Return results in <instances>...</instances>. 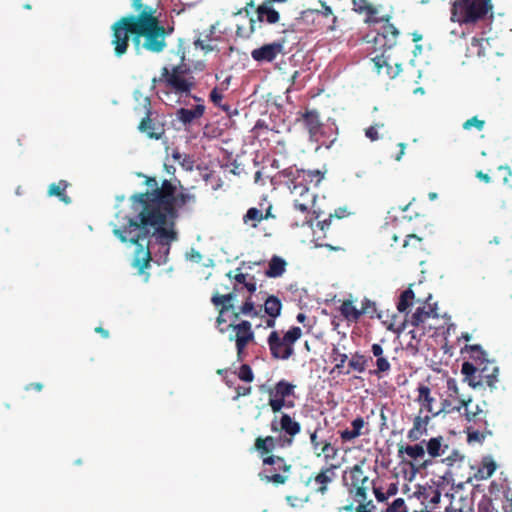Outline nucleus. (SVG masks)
Instances as JSON below:
<instances>
[{
	"label": "nucleus",
	"instance_id": "f257e3e1",
	"mask_svg": "<svg viewBox=\"0 0 512 512\" xmlns=\"http://www.w3.org/2000/svg\"><path fill=\"white\" fill-rule=\"evenodd\" d=\"M176 190V186L165 179L155 192L132 195L131 207L137 216L123 217L125 222L122 227L113 229V234L122 243L135 245L131 265L140 275L150 267L153 244L158 246L155 257L159 259L156 262L160 265L168 261L171 244L178 240L174 223L178 216L177 208L195 201L193 194H176Z\"/></svg>",
	"mask_w": 512,
	"mask_h": 512
},
{
	"label": "nucleus",
	"instance_id": "f03ea898",
	"mask_svg": "<svg viewBox=\"0 0 512 512\" xmlns=\"http://www.w3.org/2000/svg\"><path fill=\"white\" fill-rule=\"evenodd\" d=\"M131 6L138 14L123 16L111 26L115 55L122 57L127 53L130 38L136 51L163 52L173 28L165 27L157 15V8L145 5L142 0H131Z\"/></svg>",
	"mask_w": 512,
	"mask_h": 512
},
{
	"label": "nucleus",
	"instance_id": "7ed1b4c3",
	"mask_svg": "<svg viewBox=\"0 0 512 512\" xmlns=\"http://www.w3.org/2000/svg\"><path fill=\"white\" fill-rule=\"evenodd\" d=\"M492 0H453L450 20L459 25L475 26L493 17Z\"/></svg>",
	"mask_w": 512,
	"mask_h": 512
},
{
	"label": "nucleus",
	"instance_id": "20e7f679",
	"mask_svg": "<svg viewBox=\"0 0 512 512\" xmlns=\"http://www.w3.org/2000/svg\"><path fill=\"white\" fill-rule=\"evenodd\" d=\"M134 113L139 118L138 131L150 140H162L166 134V121L152 108L148 96H140L139 104L134 107Z\"/></svg>",
	"mask_w": 512,
	"mask_h": 512
},
{
	"label": "nucleus",
	"instance_id": "39448f33",
	"mask_svg": "<svg viewBox=\"0 0 512 512\" xmlns=\"http://www.w3.org/2000/svg\"><path fill=\"white\" fill-rule=\"evenodd\" d=\"M158 81L163 83L167 89L180 96H189L196 85L194 76L185 65H176L171 69L164 66L161 69Z\"/></svg>",
	"mask_w": 512,
	"mask_h": 512
},
{
	"label": "nucleus",
	"instance_id": "423d86ee",
	"mask_svg": "<svg viewBox=\"0 0 512 512\" xmlns=\"http://www.w3.org/2000/svg\"><path fill=\"white\" fill-rule=\"evenodd\" d=\"M302 329L298 326H292L283 334L273 330L268 338L270 354L276 360H288L294 354V344L302 337Z\"/></svg>",
	"mask_w": 512,
	"mask_h": 512
},
{
	"label": "nucleus",
	"instance_id": "0eeeda50",
	"mask_svg": "<svg viewBox=\"0 0 512 512\" xmlns=\"http://www.w3.org/2000/svg\"><path fill=\"white\" fill-rule=\"evenodd\" d=\"M262 465L263 468L258 473L259 479L275 486L284 485L292 469V465L284 457L277 455L263 457Z\"/></svg>",
	"mask_w": 512,
	"mask_h": 512
},
{
	"label": "nucleus",
	"instance_id": "6e6552de",
	"mask_svg": "<svg viewBox=\"0 0 512 512\" xmlns=\"http://www.w3.org/2000/svg\"><path fill=\"white\" fill-rule=\"evenodd\" d=\"M424 442L398 445V458L402 464L408 465L414 474L427 469L433 463L431 459H424L426 453Z\"/></svg>",
	"mask_w": 512,
	"mask_h": 512
},
{
	"label": "nucleus",
	"instance_id": "1a4fd4ad",
	"mask_svg": "<svg viewBox=\"0 0 512 512\" xmlns=\"http://www.w3.org/2000/svg\"><path fill=\"white\" fill-rule=\"evenodd\" d=\"M344 484L354 500H366L372 481L365 474L362 465L355 464L347 471Z\"/></svg>",
	"mask_w": 512,
	"mask_h": 512
},
{
	"label": "nucleus",
	"instance_id": "9d476101",
	"mask_svg": "<svg viewBox=\"0 0 512 512\" xmlns=\"http://www.w3.org/2000/svg\"><path fill=\"white\" fill-rule=\"evenodd\" d=\"M270 430L273 433H284L279 437V447L287 448L292 446L295 436L301 432V424L287 413H281L280 416L275 414L270 423Z\"/></svg>",
	"mask_w": 512,
	"mask_h": 512
},
{
	"label": "nucleus",
	"instance_id": "9b49d317",
	"mask_svg": "<svg viewBox=\"0 0 512 512\" xmlns=\"http://www.w3.org/2000/svg\"><path fill=\"white\" fill-rule=\"evenodd\" d=\"M340 467V464H329L323 466L317 473L312 474L308 477L305 482L306 486L311 485L312 490L316 494L325 495L329 490V486L334 482L337 478V469Z\"/></svg>",
	"mask_w": 512,
	"mask_h": 512
},
{
	"label": "nucleus",
	"instance_id": "f8f14e48",
	"mask_svg": "<svg viewBox=\"0 0 512 512\" xmlns=\"http://www.w3.org/2000/svg\"><path fill=\"white\" fill-rule=\"evenodd\" d=\"M228 328H232L236 332L235 337L231 336L230 340H235L237 359L242 361L247 345L254 340V332L251 323L247 320H243L239 323H230Z\"/></svg>",
	"mask_w": 512,
	"mask_h": 512
},
{
	"label": "nucleus",
	"instance_id": "ddd939ff",
	"mask_svg": "<svg viewBox=\"0 0 512 512\" xmlns=\"http://www.w3.org/2000/svg\"><path fill=\"white\" fill-rule=\"evenodd\" d=\"M286 40L284 38L262 45L251 51V57L258 63H271L278 55L284 54V46Z\"/></svg>",
	"mask_w": 512,
	"mask_h": 512
},
{
	"label": "nucleus",
	"instance_id": "4468645a",
	"mask_svg": "<svg viewBox=\"0 0 512 512\" xmlns=\"http://www.w3.org/2000/svg\"><path fill=\"white\" fill-rule=\"evenodd\" d=\"M320 427H317L314 431L309 432L310 443L312 447V451L316 457L323 456V459L326 463L334 460L339 453V448L334 446L331 442L327 440H319L318 431Z\"/></svg>",
	"mask_w": 512,
	"mask_h": 512
},
{
	"label": "nucleus",
	"instance_id": "2eb2a0df",
	"mask_svg": "<svg viewBox=\"0 0 512 512\" xmlns=\"http://www.w3.org/2000/svg\"><path fill=\"white\" fill-rule=\"evenodd\" d=\"M235 298L234 292L227 293L225 295H220L218 292H215L211 298L212 303L219 307V315L216 319L217 327L220 333H225L228 326L222 327L224 323H226V319L224 318V314L234 308L232 301Z\"/></svg>",
	"mask_w": 512,
	"mask_h": 512
},
{
	"label": "nucleus",
	"instance_id": "dca6fc26",
	"mask_svg": "<svg viewBox=\"0 0 512 512\" xmlns=\"http://www.w3.org/2000/svg\"><path fill=\"white\" fill-rule=\"evenodd\" d=\"M371 352L374 357H376L375 366L376 368L374 370H370L369 374L376 376L377 378H383L385 375H387L391 370V364L388 361V358L384 356V350L383 347L378 344L374 343L371 346Z\"/></svg>",
	"mask_w": 512,
	"mask_h": 512
},
{
	"label": "nucleus",
	"instance_id": "f3484780",
	"mask_svg": "<svg viewBox=\"0 0 512 512\" xmlns=\"http://www.w3.org/2000/svg\"><path fill=\"white\" fill-rule=\"evenodd\" d=\"M431 296L427 298L426 305L418 307L411 315L409 322L411 325L418 327L424 324L429 318H438L437 303H430Z\"/></svg>",
	"mask_w": 512,
	"mask_h": 512
},
{
	"label": "nucleus",
	"instance_id": "a211bd4d",
	"mask_svg": "<svg viewBox=\"0 0 512 512\" xmlns=\"http://www.w3.org/2000/svg\"><path fill=\"white\" fill-rule=\"evenodd\" d=\"M417 398L416 402L420 405L419 413H422L424 410L427 411V415L432 417H437V409L434 408V403L436 399L431 395V389L424 384H420L417 387Z\"/></svg>",
	"mask_w": 512,
	"mask_h": 512
},
{
	"label": "nucleus",
	"instance_id": "6ab92c4d",
	"mask_svg": "<svg viewBox=\"0 0 512 512\" xmlns=\"http://www.w3.org/2000/svg\"><path fill=\"white\" fill-rule=\"evenodd\" d=\"M351 427L352 429L339 431L340 439L343 443L350 442L361 435L369 433L368 423L361 416L352 420Z\"/></svg>",
	"mask_w": 512,
	"mask_h": 512
},
{
	"label": "nucleus",
	"instance_id": "aec40b11",
	"mask_svg": "<svg viewBox=\"0 0 512 512\" xmlns=\"http://www.w3.org/2000/svg\"><path fill=\"white\" fill-rule=\"evenodd\" d=\"M433 417L430 415H422L418 413L413 419V426L407 433V438L411 442L418 441L423 435L428 432V425Z\"/></svg>",
	"mask_w": 512,
	"mask_h": 512
},
{
	"label": "nucleus",
	"instance_id": "412c9836",
	"mask_svg": "<svg viewBox=\"0 0 512 512\" xmlns=\"http://www.w3.org/2000/svg\"><path fill=\"white\" fill-rule=\"evenodd\" d=\"M377 19L378 23L384 22V25L381 28V32L378 33V36L385 40L384 47L391 49L397 43L399 30L393 24L389 23L391 19L390 15H385Z\"/></svg>",
	"mask_w": 512,
	"mask_h": 512
},
{
	"label": "nucleus",
	"instance_id": "4be33fe9",
	"mask_svg": "<svg viewBox=\"0 0 512 512\" xmlns=\"http://www.w3.org/2000/svg\"><path fill=\"white\" fill-rule=\"evenodd\" d=\"M261 391H265L268 393V405L270 406L272 412L274 414H278L282 411L283 408H293L294 401L287 400L280 393H275V390L272 387L265 388V385L260 387Z\"/></svg>",
	"mask_w": 512,
	"mask_h": 512
},
{
	"label": "nucleus",
	"instance_id": "5701e85b",
	"mask_svg": "<svg viewBox=\"0 0 512 512\" xmlns=\"http://www.w3.org/2000/svg\"><path fill=\"white\" fill-rule=\"evenodd\" d=\"M371 61L373 62L374 70L377 74H383L390 79L395 78L401 71V64L396 63L395 66L390 65L384 53L375 56Z\"/></svg>",
	"mask_w": 512,
	"mask_h": 512
},
{
	"label": "nucleus",
	"instance_id": "b1692460",
	"mask_svg": "<svg viewBox=\"0 0 512 512\" xmlns=\"http://www.w3.org/2000/svg\"><path fill=\"white\" fill-rule=\"evenodd\" d=\"M300 120L303 122L304 127L307 129L310 138H316L322 127L319 112L314 109H307L304 113L301 114Z\"/></svg>",
	"mask_w": 512,
	"mask_h": 512
},
{
	"label": "nucleus",
	"instance_id": "393cba45",
	"mask_svg": "<svg viewBox=\"0 0 512 512\" xmlns=\"http://www.w3.org/2000/svg\"><path fill=\"white\" fill-rule=\"evenodd\" d=\"M206 107L204 104H197L191 109L179 108L176 111V118L183 125H191L193 122L203 117Z\"/></svg>",
	"mask_w": 512,
	"mask_h": 512
},
{
	"label": "nucleus",
	"instance_id": "a878e982",
	"mask_svg": "<svg viewBox=\"0 0 512 512\" xmlns=\"http://www.w3.org/2000/svg\"><path fill=\"white\" fill-rule=\"evenodd\" d=\"M277 446H279V437L275 438L271 435H268L265 437H257L255 439L253 448L263 459V457L273 455L272 452L275 450Z\"/></svg>",
	"mask_w": 512,
	"mask_h": 512
},
{
	"label": "nucleus",
	"instance_id": "bb28decb",
	"mask_svg": "<svg viewBox=\"0 0 512 512\" xmlns=\"http://www.w3.org/2000/svg\"><path fill=\"white\" fill-rule=\"evenodd\" d=\"M270 1H264L256 8L257 20L261 23L276 24L280 20V14L272 6Z\"/></svg>",
	"mask_w": 512,
	"mask_h": 512
},
{
	"label": "nucleus",
	"instance_id": "cd10ccee",
	"mask_svg": "<svg viewBox=\"0 0 512 512\" xmlns=\"http://www.w3.org/2000/svg\"><path fill=\"white\" fill-rule=\"evenodd\" d=\"M293 174V183L305 182L309 187L310 184L318 186L322 181L324 174L320 170H304L297 169Z\"/></svg>",
	"mask_w": 512,
	"mask_h": 512
},
{
	"label": "nucleus",
	"instance_id": "c85d7f7f",
	"mask_svg": "<svg viewBox=\"0 0 512 512\" xmlns=\"http://www.w3.org/2000/svg\"><path fill=\"white\" fill-rule=\"evenodd\" d=\"M481 373L483 383L491 389L495 388V384L498 381L499 368L493 361L486 360L482 366H478Z\"/></svg>",
	"mask_w": 512,
	"mask_h": 512
},
{
	"label": "nucleus",
	"instance_id": "c756f323",
	"mask_svg": "<svg viewBox=\"0 0 512 512\" xmlns=\"http://www.w3.org/2000/svg\"><path fill=\"white\" fill-rule=\"evenodd\" d=\"M464 403H466V405H463L462 409H464V415L467 421H473L475 423L483 422L487 425L485 420L486 412L478 404L473 405L470 398H464Z\"/></svg>",
	"mask_w": 512,
	"mask_h": 512
},
{
	"label": "nucleus",
	"instance_id": "7c9ffc66",
	"mask_svg": "<svg viewBox=\"0 0 512 512\" xmlns=\"http://www.w3.org/2000/svg\"><path fill=\"white\" fill-rule=\"evenodd\" d=\"M461 373L464 375L465 380L471 387L476 388L484 385L479 367L474 363L469 361L464 362L462 364Z\"/></svg>",
	"mask_w": 512,
	"mask_h": 512
},
{
	"label": "nucleus",
	"instance_id": "2f4dec72",
	"mask_svg": "<svg viewBox=\"0 0 512 512\" xmlns=\"http://www.w3.org/2000/svg\"><path fill=\"white\" fill-rule=\"evenodd\" d=\"M426 444V450L429 459L437 458L440 456L445 455L446 451L448 450L449 446L447 443H445L443 436H436L430 438L428 441L424 442Z\"/></svg>",
	"mask_w": 512,
	"mask_h": 512
},
{
	"label": "nucleus",
	"instance_id": "473e14b6",
	"mask_svg": "<svg viewBox=\"0 0 512 512\" xmlns=\"http://www.w3.org/2000/svg\"><path fill=\"white\" fill-rule=\"evenodd\" d=\"M353 10L359 14H366L365 22L378 23L376 17L378 10L375 6L368 3L367 0H352Z\"/></svg>",
	"mask_w": 512,
	"mask_h": 512
},
{
	"label": "nucleus",
	"instance_id": "72a5a7b5",
	"mask_svg": "<svg viewBox=\"0 0 512 512\" xmlns=\"http://www.w3.org/2000/svg\"><path fill=\"white\" fill-rule=\"evenodd\" d=\"M287 262L280 256L274 255L268 264L265 275L270 278H278L286 271Z\"/></svg>",
	"mask_w": 512,
	"mask_h": 512
},
{
	"label": "nucleus",
	"instance_id": "f704fd0d",
	"mask_svg": "<svg viewBox=\"0 0 512 512\" xmlns=\"http://www.w3.org/2000/svg\"><path fill=\"white\" fill-rule=\"evenodd\" d=\"M68 182L65 180H60L57 183H52L48 187V195L56 196L65 204H69L71 202L70 197L66 194V189L68 187Z\"/></svg>",
	"mask_w": 512,
	"mask_h": 512
},
{
	"label": "nucleus",
	"instance_id": "c9c22d12",
	"mask_svg": "<svg viewBox=\"0 0 512 512\" xmlns=\"http://www.w3.org/2000/svg\"><path fill=\"white\" fill-rule=\"evenodd\" d=\"M463 352H467L469 354V358L472 360L471 363H474L476 366H482V364L487 360L486 352L478 344L466 345L464 349H462V353Z\"/></svg>",
	"mask_w": 512,
	"mask_h": 512
},
{
	"label": "nucleus",
	"instance_id": "e433bc0d",
	"mask_svg": "<svg viewBox=\"0 0 512 512\" xmlns=\"http://www.w3.org/2000/svg\"><path fill=\"white\" fill-rule=\"evenodd\" d=\"M264 311L269 317H279L282 311V302L275 296L270 295L264 302Z\"/></svg>",
	"mask_w": 512,
	"mask_h": 512
},
{
	"label": "nucleus",
	"instance_id": "4c0bfd02",
	"mask_svg": "<svg viewBox=\"0 0 512 512\" xmlns=\"http://www.w3.org/2000/svg\"><path fill=\"white\" fill-rule=\"evenodd\" d=\"M341 315L348 321L357 322L360 319V311L351 300H344L339 308Z\"/></svg>",
	"mask_w": 512,
	"mask_h": 512
},
{
	"label": "nucleus",
	"instance_id": "58836bf2",
	"mask_svg": "<svg viewBox=\"0 0 512 512\" xmlns=\"http://www.w3.org/2000/svg\"><path fill=\"white\" fill-rule=\"evenodd\" d=\"M350 213L347 211L346 207H339L334 211V213L329 214V217L323 220H319L317 223V226L319 227V230L321 232H324L325 230H329L331 223L334 218L340 220L345 217H347Z\"/></svg>",
	"mask_w": 512,
	"mask_h": 512
},
{
	"label": "nucleus",
	"instance_id": "ea45409f",
	"mask_svg": "<svg viewBox=\"0 0 512 512\" xmlns=\"http://www.w3.org/2000/svg\"><path fill=\"white\" fill-rule=\"evenodd\" d=\"M496 470V463L492 458L486 457L483 459L481 466L478 468L475 477L480 480L490 478Z\"/></svg>",
	"mask_w": 512,
	"mask_h": 512
},
{
	"label": "nucleus",
	"instance_id": "a19ab883",
	"mask_svg": "<svg viewBox=\"0 0 512 512\" xmlns=\"http://www.w3.org/2000/svg\"><path fill=\"white\" fill-rule=\"evenodd\" d=\"M463 405H466L464 403V398H459L458 400L455 399H444L441 402V407L437 409V416L441 413H451L453 411H461Z\"/></svg>",
	"mask_w": 512,
	"mask_h": 512
},
{
	"label": "nucleus",
	"instance_id": "79ce46f5",
	"mask_svg": "<svg viewBox=\"0 0 512 512\" xmlns=\"http://www.w3.org/2000/svg\"><path fill=\"white\" fill-rule=\"evenodd\" d=\"M261 221L262 210L256 207L249 208L243 216V223L251 228H257Z\"/></svg>",
	"mask_w": 512,
	"mask_h": 512
},
{
	"label": "nucleus",
	"instance_id": "37998d69",
	"mask_svg": "<svg viewBox=\"0 0 512 512\" xmlns=\"http://www.w3.org/2000/svg\"><path fill=\"white\" fill-rule=\"evenodd\" d=\"M371 360L372 358H367L359 352H356L348 362V366L353 371L363 373L366 371L368 362Z\"/></svg>",
	"mask_w": 512,
	"mask_h": 512
},
{
	"label": "nucleus",
	"instance_id": "c03bdc74",
	"mask_svg": "<svg viewBox=\"0 0 512 512\" xmlns=\"http://www.w3.org/2000/svg\"><path fill=\"white\" fill-rule=\"evenodd\" d=\"M402 246L408 252L424 250L423 238L417 236L416 234H407Z\"/></svg>",
	"mask_w": 512,
	"mask_h": 512
},
{
	"label": "nucleus",
	"instance_id": "a18cd8bd",
	"mask_svg": "<svg viewBox=\"0 0 512 512\" xmlns=\"http://www.w3.org/2000/svg\"><path fill=\"white\" fill-rule=\"evenodd\" d=\"M288 188L290 189L291 194L295 196H304L306 195H315L313 192L310 191L309 187L305 182L300 183H293V177L288 182Z\"/></svg>",
	"mask_w": 512,
	"mask_h": 512
},
{
	"label": "nucleus",
	"instance_id": "49530a36",
	"mask_svg": "<svg viewBox=\"0 0 512 512\" xmlns=\"http://www.w3.org/2000/svg\"><path fill=\"white\" fill-rule=\"evenodd\" d=\"M332 361L335 362L333 371H337L339 374L343 373L345 362L348 359L347 354L341 353L338 347L334 346L331 352Z\"/></svg>",
	"mask_w": 512,
	"mask_h": 512
},
{
	"label": "nucleus",
	"instance_id": "de8ad7c7",
	"mask_svg": "<svg viewBox=\"0 0 512 512\" xmlns=\"http://www.w3.org/2000/svg\"><path fill=\"white\" fill-rule=\"evenodd\" d=\"M295 385L288 382L285 379L278 381L272 388L275 390V393H280L286 399L292 395H294Z\"/></svg>",
	"mask_w": 512,
	"mask_h": 512
},
{
	"label": "nucleus",
	"instance_id": "09e8293b",
	"mask_svg": "<svg viewBox=\"0 0 512 512\" xmlns=\"http://www.w3.org/2000/svg\"><path fill=\"white\" fill-rule=\"evenodd\" d=\"M415 295L412 289L408 288L403 291L399 297V301L397 303V310L401 313L405 312L409 306L412 305V300Z\"/></svg>",
	"mask_w": 512,
	"mask_h": 512
},
{
	"label": "nucleus",
	"instance_id": "8fccbe9b",
	"mask_svg": "<svg viewBox=\"0 0 512 512\" xmlns=\"http://www.w3.org/2000/svg\"><path fill=\"white\" fill-rule=\"evenodd\" d=\"M316 195H306L304 201L293 200V205L296 210L303 214H309L310 209L314 206Z\"/></svg>",
	"mask_w": 512,
	"mask_h": 512
},
{
	"label": "nucleus",
	"instance_id": "3c124183",
	"mask_svg": "<svg viewBox=\"0 0 512 512\" xmlns=\"http://www.w3.org/2000/svg\"><path fill=\"white\" fill-rule=\"evenodd\" d=\"M239 310L243 315L257 317L261 314L262 307L260 306L259 308H256L254 302L251 300V296H249L244 304L240 306Z\"/></svg>",
	"mask_w": 512,
	"mask_h": 512
},
{
	"label": "nucleus",
	"instance_id": "603ef678",
	"mask_svg": "<svg viewBox=\"0 0 512 512\" xmlns=\"http://www.w3.org/2000/svg\"><path fill=\"white\" fill-rule=\"evenodd\" d=\"M487 435H489V436L492 435V432L490 430H488L487 428H485L484 431H482V432H480L478 430L468 431L467 440L469 443H472V442L482 443L485 440Z\"/></svg>",
	"mask_w": 512,
	"mask_h": 512
},
{
	"label": "nucleus",
	"instance_id": "864d4df0",
	"mask_svg": "<svg viewBox=\"0 0 512 512\" xmlns=\"http://www.w3.org/2000/svg\"><path fill=\"white\" fill-rule=\"evenodd\" d=\"M485 126V121L479 119L477 116H473L470 119H467L463 124L462 128L464 130H470L471 128H475L478 131L483 130Z\"/></svg>",
	"mask_w": 512,
	"mask_h": 512
},
{
	"label": "nucleus",
	"instance_id": "5fc2aeb1",
	"mask_svg": "<svg viewBox=\"0 0 512 512\" xmlns=\"http://www.w3.org/2000/svg\"><path fill=\"white\" fill-rule=\"evenodd\" d=\"M237 375L240 380L248 383H251L254 380V373L248 364H242Z\"/></svg>",
	"mask_w": 512,
	"mask_h": 512
},
{
	"label": "nucleus",
	"instance_id": "6e6d98bb",
	"mask_svg": "<svg viewBox=\"0 0 512 512\" xmlns=\"http://www.w3.org/2000/svg\"><path fill=\"white\" fill-rule=\"evenodd\" d=\"M386 512H408L403 498L395 499L386 509Z\"/></svg>",
	"mask_w": 512,
	"mask_h": 512
},
{
	"label": "nucleus",
	"instance_id": "4d7b16f0",
	"mask_svg": "<svg viewBox=\"0 0 512 512\" xmlns=\"http://www.w3.org/2000/svg\"><path fill=\"white\" fill-rule=\"evenodd\" d=\"M358 503L355 512H374L375 505L372 500H354Z\"/></svg>",
	"mask_w": 512,
	"mask_h": 512
},
{
	"label": "nucleus",
	"instance_id": "13d9d810",
	"mask_svg": "<svg viewBox=\"0 0 512 512\" xmlns=\"http://www.w3.org/2000/svg\"><path fill=\"white\" fill-rule=\"evenodd\" d=\"M326 231H327V230H325L324 232H322V233H323V235H322V236L318 235V232H315V235H317V236H316V238H315L316 246H317V247H325V248H328V249H329V250H331V251H339V250H341V247H340V246H333V245H331V244H329V243H325V242H323V238H325V237H326Z\"/></svg>",
	"mask_w": 512,
	"mask_h": 512
},
{
	"label": "nucleus",
	"instance_id": "bf43d9fd",
	"mask_svg": "<svg viewBox=\"0 0 512 512\" xmlns=\"http://www.w3.org/2000/svg\"><path fill=\"white\" fill-rule=\"evenodd\" d=\"M384 124H375L365 129V135L367 138H369L371 141H377L380 136L378 133V128L383 127Z\"/></svg>",
	"mask_w": 512,
	"mask_h": 512
},
{
	"label": "nucleus",
	"instance_id": "052dcab7",
	"mask_svg": "<svg viewBox=\"0 0 512 512\" xmlns=\"http://www.w3.org/2000/svg\"><path fill=\"white\" fill-rule=\"evenodd\" d=\"M360 316L364 314H373L376 311L375 304L369 299H364L362 301L361 308L359 309Z\"/></svg>",
	"mask_w": 512,
	"mask_h": 512
},
{
	"label": "nucleus",
	"instance_id": "680f3d73",
	"mask_svg": "<svg viewBox=\"0 0 512 512\" xmlns=\"http://www.w3.org/2000/svg\"><path fill=\"white\" fill-rule=\"evenodd\" d=\"M447 388H448V391H449V397L450 398H453L455 400H458L459 398H462L460 395H459V389L457 387V383L454 379H449L447 381Z\"/></svg>",
	"mask_w": 512,
	"mask_h": 512
},
{
	"label": "nucleus",
	"instance_id": "e2e57ef3",
	"mask_svg": "<svg viewBox=\"0 0 512 512\" xmlns=\"http://www.w3.org/2000/svg\"><path fill=\"white\" fill-rule=\"evenodd\" d=\"M479 512H498L490 499L482 500L478 505Z\"/></svg>",
	"mask_w": 512,
	"mask_h": 512
},
{
	"label": "nucleus",
	"instance_id": "0e129e2a",
	"mask_svg": "<svg viewBox=\"0 0 512 512\" xmlns=\"http://www.w3.org/2000/svg\"><path fill=\"white\" fill-rule=\"evenodd\" d=\"M209 98H210L211 102H213L214 105H216L217 107L221 106V104H222L221 101L223 99V95L217 87L212 89V91L210 92Z\"/></svg>",
	"mask_w": 512,
	"mask_h": 512
},
{
	"label": "nucleus",
	"instance_id": "69168bd1",
	"mask_svg": "<svg viewBox=\"0 0 512 512\" xmlns=\"http://www.w3.org/2000/svg\"><path fill=\"white\" fill-rule=\"evenodd\" d=\"M227 276L230 279H234L238 284H242L243 286L245 285V283L247 281V277H248V275L244 274V273H238V274L233 275L232 271L228 272Z\"/></svg>",
	"mask_w": 512,
	"mask_h": 512
},
{
	"label": "nucleus",
	"instance_id": "338daca9",
	"mask_svg": "<svg viewBox=\"0 0 512 512\" xmlns=\"http://www.w3.org/2000/svg\"><path fill=\"white\" fill-rule=\"evenodd\" d=\"M464 459V456L459 452V451H453L450 455H448L446 458H445V461L448 463V464H453L454 462H457V461H462Z\"/></svg>",
	"mask_w": 512,
	"mask_h": 512
},
{
	"label": "nucleus",
	"instance_id": "774afa93",
	"mask_svg": "<svg viewBox=\"0 0 512 512\" xmlns=\"http://www.w3.org/2000/svg\"><path fill=\"white\" fill-rule=\"evenodd\" d=\"M236 396L234 399H238L239 397L248 396L252 392V388L250 386H238L235 388Z\"/></svg>",
	"mask_w": 512,
	"mask_h": 512
}]
</instances>
